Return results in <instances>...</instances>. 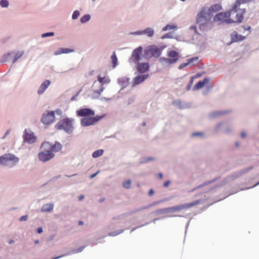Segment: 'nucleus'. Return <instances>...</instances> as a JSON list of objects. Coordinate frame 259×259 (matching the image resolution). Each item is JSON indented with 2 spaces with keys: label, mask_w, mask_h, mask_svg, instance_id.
I'll list each match as a JSON object with an SVG mask.
<instances>
[{
  "label": "nucleus",
  "mask_w": 259,
  "mask_h": 259,
  "mask_svg": "<svg viewBox=\"0 0 259 259\" xmlns=\"http://www.w3.org/2000/svg\"><path fill=\"white\" fill-rule=\"evenodd\" d=\"M74 118L65 117L56 123L55 128L59 131H63L68 135H71L74 131Z\"/></svg>",
  "instance_id": "1"
},
{
  "label": "nucleus",
  "mask_w": 259,
  "mask_h": 259,
  "mask_svg": "<svg viewBox=\"0 0 259 259\" xmlns=\"http://www.w3.org/2000/svg\"><path fill=\"white\" fill-rule=\"evenodd\" d=\"M19 161V158L11 153L5 154L0 156V164L12 168Z\"/></svg>",
  "instance_id": "2"
},
{
  "label": "nucleus",
  "mask_w": 259,
  "mask_h": 259,
  "mask_svg": "<svg viewBox=\"0 0 259 259\" xmlns=\"http://www.w3.org/2000/svg\"><path fill=\"white\" fill-rule=\"evenodd\" d=\"M162 51L161 48L155 45H151L147 47L144 50V57L146 59H150L152 57H159Z\"/></svg>",
  "instance_id": "3"
},
{
  "label": "nucleus",
  "mask_w": 259,
  "mask_h": 259,
  "mask_svg": "<svg viewBox=\"0 0 259 259\" xmlns=\"http://www.w3.org/2000/svg\"><path fill=\"white\" fill-rule=\"evenodd\" d=\"M104 116L105 115H101L82 118L80 119V124L83 127L95 125L99 120L103 118Z\"/></svg>",
  "instance_id": "4"
},
{
  "label": "nucleus",
  "mask_w": 259,
  "mask_h": 259,
  "mask_svg": "<svg viewBox=\"0 0 259 259\" xmlns=\"http://www.w3.org/2000/svg\"><path fill=\"white\" fill-rule=\"evenodd\" d=\"M200 202V200H197L191 203L168 207L167 208V212H175L182 209H188L190 207H191L192 206H194L199 204Z\"/></svg>",
  "instance_id": "5"
},
{
  "label": "nucleus",
  "mask_w": 259,
  "mask_h": 259,
  "mask_svg": "<svg viewBox=\"0 0 259 259\" xmlns=\"http://www.w3.org/2000/svg\"><path fill=\"white\" fill-rule=\"evenodd\" d=\"M246 12L245 9H240L238 8L234 10L233 6L232 9L230 10V12L229 13L230 16L231 15L236 14V19L235 20H233V22H238L240 23L244 19V14Z\"/></svg>",
  "instance_id": "6"
},
{
  "label": "nucleus",
  "mask_w": 259,
  "mask_h": 259,
  "mask_svg": "<svg viewBox=\"0 0 259 259\" xmlns=\"http://www.w3.org/2000/svg\"><path fill=\"white\" fill-rule=\"evenodd\" d=\"M44 150L39 152L38 154V159L40 161L46 162L53 159L55 155L46 148H43Z\"/></svg>",
  "instance_id": "7"
},
{
  "label": "nucleus",
  "mask_w": 259,
  "mask_h": 259,
  "mask_svg": "<svg viewBox=\"0 0 259 259\" xmlns=\"http://www.w3.org/2000/svg\"><path fill=\"white\" fill-rule=\"evenodd\" d=\"M230 15L227 12H220L216 14L213 17L215 22L220 21L223 23L230 24L233 21L231 19H227Z\"/></svg>",
  "instance_id": "8"
},
{
  "label": "nucleus",
  "mask_w": 259,
  "mask_h": 259,
  "mask_svg": "<svg viewBox=\"0 0 259 259\" xmlns=\"http://www.w3.org/2000/svg\"><path fill=\"white\" fill-rule=\"evenodd\" d=\"M143 48L142 47L140 46L134 49L132 53L131 57L129 61L137 63L142 59V55Z\"/></svg>",
  "instance_id": "9"
},
{
  "label": "nucleus",
  "mask_w": 259,
  "mask_h": 259,
  "mask_svg": "<svg viewBox=\"0 0 259 259\" xmlns=\"http://www.w3.org/2000/svg\"><path fill=\"white\" fill-rule=\"evenodd\" d=\"M42 148H48L53 153L60 151L62 148V145L59 142H55L54 144H51L49 142H44L41 145Z\"/></svg>",
  "instance_id": "10"
},
{
  "label": "nucleus",
  "mask_w": 259,
  "mask_h": 259,
  "mask_svg": "<svg viewBox=\"0 0 259 259\" xmlns=\"http://www.w3.org/2000/svg\"><path fill=\"white\" fill-rule=\"evenodd\" d=\"M55 118L54 112L50 111L43 113L41 121L46 125H49L54 121Z\"/></svg>",
  "instance_id": "11"
},
{
  "label": "nucleus",
  "mask_w": 259,
  "mask_h": 259,
  "mask_svg": "<svg viewBox=\"0 0 259 259\" xmlns=\"http://www.w3.org/2000/svg\"><path fill=\"white\" fill-rule=\"evenodd\" d=\"M24 139V142L28 143L29 144H33L36 142V137L34 133L30 130L27 131L25 130L23 136Z\"/></svg>",
  "instance_id": "12"
},
{
  "label": "nucleus",
  "mask_w": 259,
  "mask_h": 259,
  "mask_svg": "<svg viewBox=\"0 0 259 259\" xmlns=\"http://www.w3.org/2000/svg\"><path fill=\"white\" fill-rule=\"evenodd\" d=\"M95 111L88 108H84L80 109L76 111V115L79 117H82L83 118L93 116L95 115Z\"/></svg>",
  "instance_id": "13"
},
{
  "label": "nucleus",
  "mask_w": 259,
  "mask_h": 259,
  "mask_svg": "<svg viewBox=\"0 0 259 259\" xmlns=\"http://www.w3.org/2000/svg\"><path fill=\"white\" fill-rule=\"evenodd\" d=\"M211 18V16L208 14V11L206 12L205 10H202L197 14L196 23L207 22Z\"/></svg>",
  "instance_id": "14"
},
{
  "label": "nucleus",
  "mask_w": 259,
  "mask_h": 259,
  "mask_svg": "<svg viewBox=\"0 0 259 259\" xmlns=\"http://www.w3.org/2000/svg\"><path fill=\"white\" fill-rule=\"evenodd\" d=\"M149 77V74H143L137 75L133 79V87H135L143 82Z\"/></svg>",
  "instance_id": "15"
},
{
  "label": "nucleus",
  "mask_w": 259,
  "mask_h": 259,
  "mask_svg": "<svg viewBox=\"0 0 259 259\" xmlns=\"http://www.w3.org/2000/svg\"><path fill=\"white\" fill-rule=\"evenodd\" d=\"M137 70L141 74H144L148 71L149 69V64L147 62L138 63H136Z\"/></svg>",
  "instance_id": "16"
},
{
  "label": "nucleus",
  "mask_w": 259,
  "mask_h": 259,
  "mask_svg": "<svg viewBox=\"0 0 259 259\" xmlns=\"http://www.w3.org/2000/svg\"><path fill=\"white\" fill-rule=\"evenodd\" d=\"M178 59H171L165 57H161L159 59V62L163 66L168 67L170 65L176 63Z\"/></svg>",
  "instance_id": "17"
},
{
  "label": "nucleus",
  "mask_w": 259,
  "mask_h": 259,
  "mask_svg": "<svg viewBox=\"0 0 259 259\" xmlns=\"http://www.w3.org/2000/svg\"><path fill=\"white\" fill-rule=\"evenodd\" d=\"M231 41L228 44L229 45L233 42H238L243 40L245 39V36L238 34L236 31H233L230 35Z\"/></svg>",
  "instance_id": "18"
},
{
  "label": "nucleus",
  "mask_w": 259,
  "mask_h": 259,
  "mask_svg": "<svg viewBox=\"0 0 259 259\" xmlns=\"http://www.w3.org/2000/svg\"><path fill=\"white\" fill-rule=\"evenodd\" d=\"M50 84L51 81L49 80H45L39 86L37 92V94L39 95L43 94Z\"/></svg>",
  "instance_id": "19"
},
{
  "label": "nucleus",
  "mask_w": 259,
  "mask_h": 259,
  "mask_svg": "<svg viewBox=\"0 0 259 259\" xmlns=\"http://www.w3.org/2000/svg\"><path fill=\"white\" fill-rule=\"evenodd\" d=\"M209 81L208 77H205L202 81L200 80L193 87L192 90L193 91L201 89L205 84H207Z\"/></svg>",
  "instance_id": "20"
},
{
  "label": "nucleus",
  "mask_w": 259,
  "mask_h": 259,
  "mask_svg": "<svg viewBox=\"0 0 259 259\" xmlns=\"http://www.w3.org/2000/svg\"><path fill=\"white\" fill-rule=\"evenodd\" d=\"M84 248H85V246H81L80 247H79L77 249H73L72 251H70L64 254H62V255L55 257L52 259H59L60 258H61L62 257L65 256L67 255H70L72 254L80 252L84 249Z\"/></svg>",
  "instance_id": "21"
},
{
  "label": "nucleus",
  "mask_w": 259,
  "mask_h": 259,
  "mask_svg": "<svg viewBox=\"0 0 259 259\" xmlns=\"http://www.w3.org/2000/svg\"><path fill=\"white\" fill-rule=\"evenodd\" d=\"M118 83L121 86V89L119 91V93L121 92V90L126 88L129 84V78L126 77H122L118 79Z\"/></svg>",
  "instance_id": "22"
},
{
  "label": "nucleus",
  "mask_w": 259,
  "mask_h": 259,
  "mask_svg": "<svg viewBox=\"0 0 259 259\" xmlns=\"http://www.w3.org/2000/svg\"><path fill=\"white\" fill-rule=\"evenodd\" d=\"M54 204L52 203H46L42 205L40 211L42 212H50L53 211Z\"/></svg>",
  "instance_id": "23"
},
{
  "label": "nucleus",
  "mask_w": 259,
  "mask_h": 259,
  "mask_svg": "<svg viewBox=\"0 0 259 259\" xmlns=\"http://www.w3.org/2000/svg\"><path fill=\"white\" fill-rule=\"evenodd\" d=\"M221 9V6L219 4H214L211 6L208 10V14L210 15L211 17L213 15V13L219 11Z\"/></svg>",
  "instance_id": "24"
},
{
  "label": "nucleus",
  "mask_w": 259,
  "mask_h": 259,
  "mask_svg": "<svg viewBox=\"0 0 259 259\" xmlns=\"http://www.w3.org/2000/svg\"><path fill=\"white\" fill-rule=\"evenodd\" d=\"M97 81L103 85L104 87L105 85L109 84L111 82V80L109 77H102L100 75L98 76Z\"/></svg>",
  "instance_id": "25"
},
{
  "label": "nucleus",
  "mask_w": 259,
  "mask_h": 259,
  "mask_svg": "<svg viewBox=\"0 0 259 259\" xmlns=\"http://www.w3.org/2000/svg\"><path fill=\"white\" fill-rule=\"evenodd\" d=\"M253 168L252 166H250L248 168H244L243 169L240 170L239 171H237L232 175V177L233 179H236L241 176L242 175L246 173L249 170H251Z\"/></svg>",
  "instance_id": "26"
},
{
  "label": "nucleus",
  "mask_w": 259,
  "mask_h": 259,
  "mask_svg": "<svg viewBox=\"0 0 259 259\" xmlns=\"http://www.w3.org/2000/svg\"><path fill=\"white\" fill-rule=\"evenodd\" d=\"M154 30L151 27H148L142 30V35H146L148 37H152L154 34Z\"/></svg>",
  "instance_id": "27"
},
{
  "label": "nucleus",
  "mask_w": 259,
  "mask_h": 259,
  "mask_svg": "<svg viewBox=\"0 0 259 259\" xmlns=\"http://www.w3.org/2000/svg\"><path fill=\"white\" fill-rule=\"evenodd\" d=\"M227 113V111H214L212 112H211L209 113V117L210 118H217L223 114H225Z\"/></svg>",
  "instance_id": "28"
},
{
  "label": "nucleus",
  "mask_w": 259,
  "mask_h": 259,
  "mask_svg": "<svg viewBox=\"0 0 259 259\" xmlns=\"http://www.w3.org/2000/svg\"><path fill=\"white\" fill-rule=\"evenodd\" d=\"M92 87L101 93L103 92L105 88L103 85L96 80L94 82Z\"/></svg>",
  "instance_id": "29"
},
{
  "label": "nucleus",
  "mask_w": 259,
  "mask_h": 259,
  "mask_svg": "<svg viewBox=\"0 0 259 259\" xmlns=\"http://www.w3.org/2000/svg\"><path fill=\"white\" fill-rule=\"evenodd\" d=\"M13 54V52H10L3 55L0 60L1 63H4L9 61Z\"/></svg>",
  "instance_id": "30"
},
{
  "label": "nucleus",
  "mask_w": 259,
  "mask_h": 259,
  "mask_svg": "<svg viewBox=\"0 0 259 259\" xmlns=\"http://www.w3.org/2000/svg\"><path fill=\"white\" fill-rule=\"evenodd\" d=\"M111 60L112 64V67L115 68L118 65V59L115 52H113L111 56Z\"/></svg>",
  "instance_id": "31"
},
{
  "label": "nucleus",
  "mask_w": 259,
  "mask_h": 259,
  "mask_svg": "<svg viewBox=\"0 0 259 259\" xmlns=\"http://www.w3.org/2000/svg\"><path fill=\"white\" fill-rule=\"evenodd\" d=\"M252 0H236L235 3L233 5V9H235L240 7L241 4H247L250 2Z\"/></svg>",
  "instance_id": "32"
},
{
  "label": "nucleus",
  "mask_w": 259,
  "mask_h": 259,
  "mask_svg": "<svg viewBox=\"0 0 259 259\" xmlns=\"http://www.w3.org/2000/svg\"><path fill=\"white\" fill-rule=\"evenodd\" d=\"M91 18L90 14H85L83 15L80 19V22L81 24H85L89 22Z\"/></svg>",
  "instance_id": "33"
},
{
  "label": "nucleus",
  "mask_w": 259,
  "mask_h": 259,
  "mask_svg": "<svg viewBox=\"0 0 259 259\" xmlns=\"http://www.w3.org/2000/svg\"><path fill=\"white\" fill-rule=\"evenodd\" d=\"M155 160V158L153 157H143L140 159V163L143 164L145 163L149 162L151 161H153Z\"/></svg>",
  "instance_id": "34"
},
{
  "label": "nucleus",
  "mask_w": 259,
  "mask_h": 259,
  "mask_svg": "<svg viewBox=\"0 0 259 259\" xmlns=\"http://www.w3.org/2000/svg\"><path fill=\"white\" fill-rule=\"evenodd\" d=\"M104 150L103 149H99L94 151L92 153V157L94 158H98L103 155Z\"/></svg>",
  "instance_id": "35"
},
{
  "label": "nucleus",
  "mask_w": 259,
  "mask_h": 259,
  "mask_svg": "<svg viewBox=\"0 0 259 259\" xmlns=\"http://www.w3.org/2000/svg\"><path fill=\"white\" fill-rule=\"evenodd\" d=\"M168 55L169 57L171 58V59H179V53L174 50L170 51L168 53Z\"/></svg>",
  "instance_id": "36"
},
{
  "label": "nucleus",
  "mask_w": 259,
  "mask_h": 259,
  "mask_svg": "<svg viewBox=\"0 0 259 259\" xmlns=\"http://www.w3.org/2000/svg\"><path fill=\"white\" fill-rule=\"evenodd\" d=\"M24 53V51L18 52L15 54L14 59L12 61V63H15L20 57H21Z\"/></svg>",
  "instance_id": "37"
},
{
  "label": "nucleus",
  "mask_w": 259,
  "mask_h": 259,
  "mask_svg": "<svg viewBox=\"0 0 259 259\" xmlns=\"http://www.w3.org/2000/svg\"><path fill=\"white\" fill-rule=\"evenodd\" d=\"M191 137L203 139L204 137V133L202 132H194L192 133Z\"/></svg>",
  "instance_id": "38"
},
{
  "label": "nucleus",
  "mask_w": 259,
  "mask_h": 259,
  "mask_svg": "<svg viewBox=\"0 0 259 259\" xmlns=\"http://www.w3.org/2000/svg\"><path fill=\"white\" fill-rule=\"evenodd\" d=\"M101 93V92H99L97 90L94 89L93 93L91 95V98L94 99H98Z\"/></svg>",
  "instance_id": "39"
},
{
  "label": "nucleus",
  "mask_w": 259,
  "mask_h": 259,
  "mask_svg": "<svg viewBox=\"0 0 259 259\" xmlns=\"http://www.w3.org/2000/svg\"><path fill=\"white\" fill-rule=\"evenodd\" d=\"M172 104L180 109H183L185 108L183 103L179 100H176L172 102Z\"/></svg>",
  "instance_id": "40"
},
{
  "label": "nucleus",
  "mask_w": 259,
  "mask_h": 259,
  "mask_svg": "<svg viewBox=\"0 0 259 259\" xmlns=\"http://www.w3.org/2000/svg\"><path fill=\"white\" fill-rule=\"evenodd\" d=\"M131 184L132 180L128 179L123 182L122 186L124 189H128L131 188Z\"/></svg>",
  "instance_id": "41"
},
{
  "label": "nucleus",
  "mask_w": 259,
  "mask_h": 259,
  "mask_svg": "<svg viewBox=\"0 0 259 259\" xmlns=\"http://www.w3.org/2000/svg\"><path fill=\"white\" fill-rule=\"evenodd\" d=\"M225 122H220L218 123L214 127L213 131L215 133H218L220 131L222 127L224 125Z\"/></svg>",
  "instance_id": "42"
},
{
  "label": "nucleus",
  "mask_w": 259,
  "mask_h": 259,
  "mask_svg": "<svg viewBox=\"0 0 259 259\" xmlns=\"http://www.w3.org/2000/svg\"><path fill=\"white\" fill-rule=\"evenodd\" d=\"M199 60L198 57H194L188 59L187 60V61L188 62L189 65H195L196 62H197Z\"/></svg>",
  "instance_id": "43"
},
{
  "label": "nucleus",
  "mask_w": 259,
  "mask_h": 259,
  "mask_svg": "<svg viewBox=\"0 0 259 259\" xmlns=\"http://www.w3.org/2000/svg\"><path fill=\"white\" fill-rule=\"evenodd\" d=\"M177 28V26L175 25H169L167 24L163 27L162 29V31H166L168 30L175 29Z\"/></svg>",
  "instance_id": "44"
},
{
  "label": "nucleus",
  "mask_w": 259,
  "mask_h": 259,
  "mask_svg": "<svg viewBox=\"0 0 259 259\" xmlns=\"http://www.w3.org/2000/svg\"><path fill=\"white\" fill-rule=\"evenodd\" d=\"M80 15V11L79 10H74L71 16V19L73 20H75L78 19Z\"/></svg>",
  "instance_id": "45"
},
{
  "label": "nucleus",
  "mask_w": 259,
  "mask_h": 259,
  "mask_svg": "<svg viewBox=\"0 0 259 259\" xmlns=\"http://www.w3.org/2000/svg\"><path fill=\"white\" fill-rule=\"evenodd\" d=\"M215 181V179H213L212 180L205 182L204 183H203V184H201V185H200L199 186H196V188L197 189H200V188H202L203 187H204L205 186H207V185H208L209 184H210L213 183Z\"/></svg>",
  "instance_id": "46"
},
{
  "label": "nucleus",
  "mask_w": 259,
  "mask_h": 259,
  "mask_svg": "<svg viewBox=\"0 0 259 259\" xmlns=\"http://www.w3.org/2000/svg\"><path fill=\"white\" fill-rule=\"evenodd\" d=\"M0 6L2 8H8L9 6V2L8 0H1Z\"/></svg>",
  "instance_id": "47"
},
{
  "label": "nucleus",
  "mask_w": 259,
  "mask_h": 259,
  "mask_svg": "<svg viewBox=\"0 0 259 259\" xmlns=\"http://www.w3.org/2000/svg\"><path fill=\"white\" fill-rule=\"evenodd\" d=\"M123 231H124L123 229L120 230H119L118 231H113V232L109 233L108 235L109 236L114 237V236H116L117 235H119V234L123 233Z\"/></svg>",
  "instance_id": "48"
},
{
  "label": "nucleus",
  "mask_w": 259,
  "mask_h": 259,
  "mask_svg": "<svg viewBox=\"0 0 259 259\" xmlns=\"http://www.w3.org/2000/svg\"><path fill=\"white\" fill-rule=\"evenodd\" d=\"M62 51L63 52V54H68L70 53H74L75 52V50L73 49H70V48H62Z\"/></svg>",
  "instance_id": "49"
},
{
  "label": "nucleus",
  "mask_w": 259,
  "mask_h": 259,
  "mask_svg": "<svg viewBox=\"0 0 259 259\" xmlns=\"http://www.w3.org/2000/svg\"><path fill=\"white\" fill-rule=\"evenodd\" d=\"M54 35H55V33L54 32H49L42 33L41 35V37L42 38H46V37H48L53 36Z\"/></svg>",
  "instance_id": "50"
},
{
  "label": "nucleus",
  "mask_w": 259,
  "mask_h": 259,
  "mask_svg": "<svg viewBox=\"0 0 259 259\" xmlns=\"http://www.w3.org/2000/svg\"><path fill=\"white\" fill-rule=\"evenodd\" d=\"M155 213L159 215L167 213V208L158 209L155 211Z\"/></svg>",
  "instance_id": "51"
},
{
  "label": "nucleus",
  "mask_w": 259,
  "mask_h": 259,
  "mask_svg": "<svg viewBox=\"0 0 259 259\" xmlns=\"http://www.w3.org/2000/svg\"><path fill=\"white\" fill-rule=\"evenodd\" d=\"M195 78L194 76H191L190 78V80L189 81V83L187 84L186 87V90L189 91L191 89V86L193 83V80Z\"/></svg>",
  "instance_id": "52"
},
{
  "label": "nucleus",
  "mask_w": 259,
  "mask_h": 259,
  "mask_svg": "<svg viewBox=\"0 0 259 259\" xmlns=\"http://www.w3.org/2000/svg\"><path fill=\"white\" fill-rule=\"evenodd\" d=\"M199 24V28L200 30L204 31L206 28L207 22L197 23Z\"/></svg>",
  "instance_id": "53"
},
{
  "label": "nucleus",
  "mask_w": 259,
  "mask_h": 259,
  "mask_svg": "<svg viewBox=\"0 0 259 259\" xmlns=\"http://www.w3.org/2000/svg\"><path fill=\"white\" fill-rule=\"evenodd\" d=\"M223 132L227 134H230L232 132V127L229 125L225 126Z\"/></svg>",
  "instance_id": "54"
},
{
  "label": "nucleus",
  "mask_w": 259,
  "mask_h": 259,
  "mask_svg": "<svg viewBox=\"0 0 259 259\" xmlns=\"http://www.w3.org/2000/svg\"><path fill=\"white\" fill-rule=\"evenodd\" d=\"M130 34L133 35H142V30L131 32L130 33Z\"/></svg>",
  "instance_id": "55"
},
{
  "label": "nucleus",
  "mask_w": 259,
  "mask_h": 259,
  "mask_svg": "<svg viewBox=\"0 0 259 259\" xmlns=\"http://www.w3.org/2000/svg\"><path fill=\"white\" fill-rule=\"evenodd\" d=\"M136 99V97L134 96H131L128 99H127V103L128 104H132L135 100Z\"/></svg>",
  "instance_id": "56"
},
{
  "label": "nucleus",
  "mask_w": 259,
  "mask_h": 259,
  "mask_svg": "<svg viewBox=\"0 0 259 259\" xmlns=\"http://www.w3.org/2000/svg\"><path fill=\"white\" fill-rule=\"evenodd\" d=\"M189 65L188 62L187 61L186 63H183L181 64H180L178 67L179 69L181 70L184 67H186Z\"/></svg>",
  "instance_id": "57"
},
{
  "label": "nucleus",
  "mask_w": 259,
  "mask_h": 259,
  "mask_svg": "<svg viewBox=\"0 0 259 259\" xmlns=\"http://www.w3.org/2000/svg\"><path fill=\"white\" fill-rule=\"evenodd\" d=\"M171 37H172V35H171V33H166V34L163 35L161 37V39H163L165 38H170Z\"/></svg>",
  "instance_id": "58"
},
{
  "label": "nucleus",
  "mask_w": 259,
  "mask_h": 259,
  "mask_svg": "<svg viewBox=\"0 0 259 259\" xmlns=\"http://www.w3.org/2000/svg\"><path fill=\"white\" fill-rule=\"evenodd\" d=\"M53 112H54V115L55 114H57V115H58L59 116H61L62 114V111L61 109H58L56 110H54V111H53Z\"/></svg>",
  "instance_id": "59"
},
{
  "label": "nucleus",
  "mask_w": 259,
  "mask_h": 259,
  "mask_svg": "<svg viewBox=\"0 0 259 259\" xmlns=\"http://www.w3.org/2000/svg\"><path fill=\"white\" fill-rule=\"evenodd\" d=\"M63 54V52H62V49L60 48L59 49V50L56 51L54 53V55L55 56H58V55H60L61 54Z\"/></svg>",
  "instance_id": "60"
},
{
  "label": "nucleus",
  "mask_w": 259,
  "mask_h": 259,
  "mask_svg": "<svg viewBox=\"0 0 259 259\" xmlns=\"http://www.w3.org/2000/svg\"><path fill=\"white\" fill-rule=\"evenodd\" d=\"M28 218V216L27 215H23L19 218V221L21 222L26 221L27 220Z\"/></svg>",
  "instance_id": "61"
},
{
  "label": "nucleus",
  "mask_w": 259,
  "mask_h": 259,
  "mask_svg": "<svg viewBox=\"0 0 259 259\" xmlns=\"http://www.w3.org/2000/svg\"><path fill=\"white\" fill-rule=\"evenodd\" d=\"M190 29L191 30H193L194 31V32L196 33V34H199L197 32V27L196 26H194V25H193V26H191L190 27Z\"/></svg>",
  "instance_id": "62"
},
{
  "label": "nucleus",
  "mask_w": 259,
  "mask_h": 259,
  "mask_svg": "<svg viewBox=\"0 0 259 259\" xmlns=\"http://www.w3.org/2000/svg\"><path fill=\"white\" fill-rule=\"evenodd\" d=\"M11 132V130L9 129L7 131V132L5 133V135L3 136V137H2V139H5L6 137L10 134Z\"/></svg>",
  "instance_id": "63"
},
{
  "label": "nucleus",
  "mask_w": 259,
  "mask_h": 259,
  "mask_svg": "<svg viewBox=\"0 0 259 259\" xmlns=\"http://www.w3.org/2000/svg\"><path fill=\"white\" fill-rule=\"evenodd\" d=\"M100 100L102 101H109L111 100V98H108L102 97L101 98Z\"/></svg>",
  "instance_id": "64"
}]
</instances>
